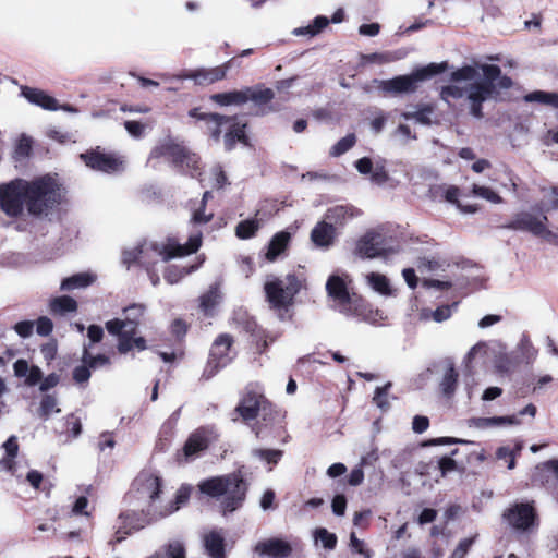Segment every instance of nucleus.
I'll return each instance as SVG.
<instances>
[{
  "instance_id": "obj_1",
  "label": "nucleus",
  "mask_w": 558,
  "mask_h": 558,
  "mask_svg": "<svg viewBox=\"0 0 558 558\" xmlns=\"http://www.w3.org/2000/svg\"><path fill=\"white\" fill-rule=\"evenodd\" d=\"M511 85L512 81L501 74L498 65L474 62L451 72L450 84L441 87L440 98L448 104L452 99H464L470 114L481 119L483 104L497 100L500 90Z\"/></svg>"
},
{
  "instance_id": "obj_2",
  "label": "nucleus",
  "mask_w": 558,
  "mask_h": 558,
  "mask_svg": "<svg viewBox=\"0 0 558 558\" xmlns=\"http://www.w3.org/2000/svg\"><path fill=\"white\" fill-rule=\"evenodd\" d=\"M63 189L58 179L43 175L33 181L14 180L0 186V205L9 216H17L25 205L28 213L35 216L47 215L60 204Z\"/></svg>"
},
{
  "instance_id": "obj_3",
  "label": "nucleus",
  "mask_w": 558,
  "mask_h": 558,
  "mask_svg": "<svg viewBox=\"0 0 558 558\" xmlns=\"http://www.w3.org/2000/svg\"><path fill=\"white\" fill-rule=\"evenodd\" d=\"M202 243L201 233H195L190 236L185 245L178 243L173 239L167 242H144L140 244L141 265L149 267L155 265L158 260L167 262L173 257H181L195 253Z\"/></svg>"
},
{
  "instance_id": "obj_4",
  "label": "nucleus",
  "mask_w": 558,
  "mask_h": 558,
  "mask_svg": "<svg viewBox=\"0 0 558 558\" xmlns=\"http://www.w3.org/2000/svg\"><path fill=\"white\" fill-rule=\"evenodd\" d=\"M350 282L348 275H331L326 282L327 294L340 313L366 320L367 308L365 302L356 293L350 292Z\"/></svg>"
},
{
  "instance_id": "obj_5",
  "label": "nucleus",
  "mask_w": 558,
  "mask_h": 558,
  "mask_svg": "<svg viewBox=\"0 0 558 558\" xmlns=\"http://www.w3.org/2000/svg\"><path fill=\"white\" fill-rule=\"evenodd\" d=\"M199 489L208 496L222 497L223 510L232 512L242 505L246 487L239 475L232 474L206 480L199 484Z\"/></svg>"
},
{
  "instance_id": "obj_6",
  "label": "nucleus",
  "mask_w": 558,
  "mask_h": 558,
  "mask_svg": "<svg viewBox=\"0 0 558 558\" xmlns=\"http://www.w3.org/2000/svg\"><path fill=\"white\" fill-rule=\"evenodd\" d=\"M192 118L199 120H207L208 130L211 136L218 141L222 130H226L225 146L230 150L234 147L236 142L246 144V136L244 129L246 123L240 121L236 117H223L217 113L204 114L198 113L197 109H192L189 113Z\"/></svg>"
},
{
  "instance_id": "obj_7",
  "label": "nucleus",
  "mask_w": 558,
  "mask_h": 558,
  "mask_svg": "<svg viewBox=\"0 0 558 558\" xmlns=\"http://www.w3.org/2000/svg\"><path fill=\"white\" fill-rule=\"evenodd\" d=\"M448 69L447 62L429 63L414 70L409 75H400L390 80L377 81V87L389 94H407L417 89L421 82H424Z\"/></svg>"
},
{
  "instance_id": "obj_8",
  "label": "nucleus",
  "mask_w": 558,
  "mask_h": 558,
  "mask_svg": "<svg viewBox=\"0 0 558 558\" xmlns=\"http://www.w3.org/2000/svg\"><path fill=\"white\" fill-rule=\"evenodd\" d=\"M264 290L270 307L277 311L282 318V313L287 312L300 290V281L293 275L281 278L268 276Z\"/></svg>"
},
{
  "instance_id": "obj_9",
  "label": "nucleus",
  "mask_w": 558,
  "mask_h": 558,
  "mask_svg": "<svg viewBox=\"0 0 558 558\" xmlns=\"http://www.w3.org/2000/svg\"><path fill=\"white\" fill-rule=\"evenodd\" d=\"M144 311L143 305L133 304L124 308L122 319L117 318L106 323L108 332L119 338L118 350L120 353L125 354L132 350L131 335H134Z\"/></svg>"
},
{
  "instance_id": "obj_10",
  "label": "nucleus",
  "mask_w": 558,
  "mask_h": 558,
  "mask_svg": "<svg viewBox=\"0 0 558 558\" xmlns=\"http://www.w3.org/2000/svg\"><path fill=\"white\" fill-rule=\"evenodd\" d=\"M506 524L518 535H531L538 529V515L533 502H515L502 514Z\"/></svg>"
},
{
  "instance_id": "obj_11",
  "label": "nucleus",
  "mask_w": 558,
  "mask_h": 558,
  "mask_svg": "<svg viewBox=\"0 0 558 558\" xmlns=\"http://www.w3.org/2000/svg\"><path fill=\"white\" fill-rule=\"evenodd\" d=\"M136 498L148 506V512L155 517L156 507H162L160 496L162 493L161 478L150 472H142L134 481Z\"/></svg>"
},
{
  "instance_id": "obj_12",
  "label": "nucleus",
  "mask_w": 558,
  "mask_h": 558,
  "mask_svg": "<svg viewBox=\"0 0 558 558\" xmlns=\"http://www.w3.org/2000/svg\"><path fill=\"white\" fill-rule=\"evenodd\" d=\"M81 158L86 166L105 173L121 172L125 168V160L122 156L116 154L94 150L92 153L82 154Z\"/></svg>"
},
{
  "instance_id": "obj_13",
  "label": "nucleus",
  "mask_w": 558,
  "mask_h": 558,
  "mask_svg": "<svg viewBox=\"0 0 558 558\" xmlns=\"http://www.w3.org/2000/svg\"><path fill=\"white\" fill-rule=\"evenodd\" d=\"M546 221V216H538L529 211H522L512 218L507 228L529 231L535 235H539L546 239L548 232V229L545 225Z\"/></svg>"
},
{
  "instance_id": "obj_14",
  "label": "nucleus",
  "mask_w": 558,
  "mask_h": 558,
  "mask_svg": "<svg viewBox=\"0 0 558 558\" xmlns=\"http://www.w3.org/2000/svg\"><path fill=\"white\" fill-rule=\"evenodd\" d=\"M232 337L227 333L217 337L210 350L208 362L209 366L218 369L228 365L235 355V352L232 349Z\"/></svg>"
},
{
  "instance_id": "obj_15",
  "label": "nucleus",
  "mask_w": 558,
  "mask_h": 558,
  "mask_svg": "<svg viewBox=\"0 0 558 558\" xmlns=\"http://www.w3.org/2000/svg\"><path fill=\"white\" fill-rule=\"evenodd\" d=\"M217 434L213 428H199L187 438L182 457L185 461L194 459L198 452L205 450L208 445L216 440Z\"/></svg>"
},
{
  "instance_id": "obj_16",
  "label": "nucleus",
  "mask_w": 558,
  "mask_h": 558,
  "mask_svg": "<svg viewBox=\"0 0 558 558\" xmlns=\"http://www.w3.org/2000/svg\"><path fill=\"white\" fill-rule=\"evenodd\" d=\"M160 157L177 163H185L187 167H194L197 163V158L194 154H190L184 148L171 143H163L151 150L150 159Z\"/></svg>"
},
{
  "instance_id": "obj_17",
  "label": "nucleus",
  "mask_w": 558,
  "mask_h": 558,
  "mask_svg": "<svg viewBox=\"0 0 558 558\" xmlns=\"http://www.w3.org/2000/svg\"><path fill=\"white\" fill-rule=\"evenodd\" d=\"M386 253L384 239L380 234L368 232L363 235L355 246L354 254L361 258H375Z\"/></svg>"
},
{
  "instance_id": "obj_18",
  "label": "nucleus",
  "mask_w": 558,
  "mask_h": 558,
  "mask_svg": "<svg viewBox=\"0 0 558 558\" xmlns=\"http://www.w3.org/2000/svg\"><path fill=\"white\" fill-rule=\"evenodd\" d=\"M254 551L259 557H267V558H286L288 557L291 551V545L281 538H268L264 541H259L255 547Z\"/></svg>"
},
{
  "instance_id": "obj_19",
  "label": "nucleus",
  "mask_w": 558,
  "mask_h": 558,
  "mask_svg": "<svg viewBox=\"0 0 558 558\" xmlns=\"http://www.w3.org/2000/svg\"><path fill=\"white\" fill-rule=\"evenodd\" d=\"M229 68V63H225L222 65L210 69H198L195 71H190L184 75L178 76L177 78H190L198 85H209L225 78Z\"/></svg>"
},
{
  "instance_id": "obj_20",
  "label": "nucleus",
  "mask_w": 558,
  "mask_h": 558,
  "mask_svg": "<svg viewBox=\"0 0 558 558\" xmlns=\"http://www.w3.org/2000/svg\"><path fill=\"white\" fill-rule=\"evenodd\" d=\"M494 355L493 366L496 373L509 375L515 371L520 364V360L514 352H507L502 345H498L492 350Z\"/></svg>"
},
{
  "instance_id": "obj_21",
  "label": "nucleus",
  "mask_w": 558,
  "mask_h": 558,
  "mask_svg": "<svg viewBox=\"0 0 558 558\" xmlns=\"http://www.w3.org/2000/svg\"><path fill=\"white\" fill-rule=\"evenodd\" d=\"M521 422L517 415L494 416V417H472L468 421V426L475 429H492L505 427L508 425H519Z\"/></svg>"
},
{
  "instance_id": "obj_22",
  "label": "nucleus",
  "mask_w": 558,
  "mask_h": 558,
  "mask_svg": "<svg viewBox=\"0 0 558 558\" xmlns=\"http://www.w3.org/2000/svg\"><path fill=\"white\" fill-rule=\"evenodd\" d=\"M264 403L265 399L262 395L248 392L242 398L235 411L243 420H253L257 416L259 410L264 407Z\"/></svg>"
},
{
  "instance_id": "obj_23",
  "label": "nucleus",
  "mask_w": 558,
  "mask_h": 558,
  "mask_svg": "<svg viewBox=\"0 0 558 558\" xmlns=\"http://www.w3.org/2000/svg\"><path fill=\"white\" fill-rule=\"evenodd\" d=\"M337 236L335 226L327 222L326 220L319 221L311 232V240L313 243L322 248L330 247Z\"/></svg>"
},
{
  "instance_id": "obj_24",
  "label": "nucleus",
  "mask_w": 558,
  "mask_h": 558,
  "mask_svg": "<svg viewBox=\"0 0 558 558\" xmlns=\"http://www.w3.org/2000/svg\"><path fill=\"white\" fill-rule=\"evenodd\" d=\"M191 490L190 486H181L173 501L162 505V507H156L155 518H165L178 511L189 500Z\"/></svg>"
},
{
  "instance_id": "obj_25",
  "label": "nucleus",
  "mask_w": 558,
  "mask_h": 558,
  "mask_svg": "<svg viewBox=\"0 0 558 558\" xmlns=\"http://www.w3.org/2000/svg\"><path fill=\"white\" fill-rule=\"evenodd\" d=\"M97 279V276L93 272H78L68 278H64L60 284V289L63 291H72L76 289H84L92 286Z\"/></svg>"
},
{
  "instance_id": "obj_26",
  "label": "nucleus",
  "mask_w": 558,
  "mask_h": 558,
  "mask_svg": "<svg viewBox=\"0 0 558 558\" xmlns=\"http://www.w3.org/2000/svg\"><path fill=\"white\" fill-rule=\"evenodd\" d=\"M356 215L354 208L345 205H336L328 208L325 215V220L332 226H344Z\"/></svg>"
},
{
  "instance_id": "obj_27",
  "label": "nucleus",
  "mask_w": 558,
  "mask_h": 558,
  "mask_svg": "<svg viewBox=\"0 0 558 558\" xmlns=\"http://www.w3.org/2000/svg\"><path fill=\"white\" fill-rule=\"evenodd\" d=\"M22 95L32 104L40 106L47 110H57V100L49 95L45 94L43 90L23 87Z\"/></svg>"
},
{
  "instance_id": "obj_28",
  "label": "nucleus",
  "mask_w": 558,
  "mask_h": 558,
  "mask_svg": "<svg viewBox=\"0 0 558 558\" xmlns=\"http://www.w3.org/2000/svg\"><path fill=\"white\" fill-rule=\"evenodd\" d=\"M204 546L211 558H225V539L221 533L211 531L204 535Z\"/></svg>"
},
{
  "instance_id": "obj_29",
  "label": "nucleus",
  "mask_w": 558,
  "mask_h": 558,
  "mask_svg": "<svg viewBox=\"0 0 558 558\" xmlns=\"http://www.w3.org/2000/svg\"><path fill=\"white\" fill-rule=\"evenodd\" d=\"M458 373L451 361L445 362L442 365V376L440 380V389L447 397H451L457 388Z\"/></svg>"
},
{
  "instance_id": "obj_30",
  "label": "nucleus",
  "mask_w": 558,
  "mask_h": 558,
  "mask_svg": "<svg viewBox=\"0 0 558 558\" xmlns=\"http://www.w3.org/2000/svg\"><path fill=\"white\" fill-rule=\"evenodd\" d=\"M2 449L4 450V456L0 460V465L2 469L14 473V459L16 458L19 452V444L16 436L9 437L8 440L3 442Z\"/></svg>"
},
{
  "instance_id": "obj_31",
  "label": "nucleus",
  "mask_w": 558,
  "mask_h": 558,
  "mask_svg": "<svg viewBox=\"0 0 558 558\" xmlns=\"http://www.w3.org/2000/svg\"><path fill=\"white\" fill-rule=\"evenodd\" d=\"M210 98L219 106H239L247 102L246 88L214 94Z\"/></svg>"
},
{
  "instance_id": "obj_32",
  "label": "nucleus",
  "mask_w": 558,
  "mask_h": 558,
  "mask_svg": "<svg viewBox=\"0 0 558 558\" xmlns=\"http://www.w3.org/2000/svg\"><path fill=\"white\" fill-rule=\"evenodd\" d=\"M290 233L286 231L276 233L268 245L266 258L269 262H274L286 250L290 242Z\"/></svg>"
},
{
  "instance_id": "obj_33",
  "label": "nucleus",
  "mask_w": 558,
  "mask_h": 558,
  "mask_svg": "<svg viewBox=\"0 0 558 558\" xmlns=\"http://www.w3.org/2000/svg\"><path fill=\"white\" fill-rule=\"evenodd\" d=\"M49 310L57 315L74 313L77 310V302L69 295L56 296L49 301Z\"/></svg>"
},
{
  "instance_id": "obj_34",
  "label": "nucleus",
  "mask_w": 558,
  "mask_h": 558,
  "mask_svg": "<svg viewBox=\"0 0 558 558\" xmlns=\"http://www.w3.org/2000/svg\"><path fill=\"white\" fill-rule=\"evenodd\" d=\"M222 299L221 292L217 286L210 289L201 296V310L206 315H213L216 307L220 304Z\"/></svg>"
},
{
  "instance_id": "obj_35",
  "label": "nucleus",
  "mask_w": 558,
  "mask_h": 558,
  "mask_svg": "<svg viewBox=\"0 0 558 558\" xmlns=\"http://www.w3.org/2000/svg\"><path fill=\"white\" fill-rule=\"evenodd\" d=\"M493 181L498 182L500 186L510 193L517 192V181L515 177L507 167H501L496 169L493 173Z\"/></svg>"
},
{
  "instance_id": "obj_36",
  "label": "nucleus",
  "mask_w": 558,
  "mask_h": 558,
  "mask_svg": "<svg viewBox=\"0 0 558 558\" xmlns=\"http://www.w3.org/2000/svg\"><path fill=\"white\" fill-rule=\"evenodd\" d=\"M493 349L494 348H490L489 344L485 341H480L474 344L463 359V363L465 364L466 368H471L473 363L486 357L489 353H492Z\"/></svg>"
},
{
  "instance_id": "obj_37",
  "label": "nucleus",
  "mask_w": 558,
  "mask_h": 558,
  "mask_svg": "<svg viewBox=\"0 0 558 558\" xmlns=\"http://www.w3.org/2000/svg\"><path fill=\"white\" fill-rule=\"evenodd\" d=\"M329 24V20L326 16H317L314 19L312 24L294 28L292 34L295 36H310L314 37L318 35Z\"/></svg>"
},
{
  "instance_id": "obj_38",
  "label": "nucleus",
  "mask_w": 558,
  "mask_h": 558,
  "mask_svg": "<svg viewBox=\"0 0 558 558\" xmlns=\"http://www.w3.org/2000/svg\"><path fill=\"white\" fill-rule=\"evenodd\" d=\"M366 281L375 292L386 296L392 294V289L386 276L378 272H371L366 275Z\"/></svg>"
},
{
  "instance_id": "obj_39",
  "label": "nucleus",
  "mask_w": 558,
  "mask_h": 558,
  "mask_svg": "<svg viewBox=\"0 0 558 558\" xmlns=\"http://www.w3.org/2000/svg\"><path fill=\"white\" fill-rule=\"evenodd\" d=\"M433 112L434 110L430 106H425L413 111H404L401 113V117L404 120H414L420 124L428 125L432 122Z\"/></svg>"
},
{
  "instance_id": "obj_40",
  "label": "nucleus",
  "mask_w": 558,
  "mask_h": 558,
  "mask_svg": "<svg viewBox=\"0 0 558 558\" xmlns=\"http://www.w3.org/2000/svg\"><path fill=\"white\" fill-rule=\"evenodd\" d=\"M518 355L520 363H531L536 359L537 350L527 338H523L513 351Z\"/></svg>"
},
{
  "instance_id": "obj_41",
  "label": "nucleus",
  "mask_w": 558,
  "mask_h": 558,
  "mask_svg": "<svg viewBox=\"0 0 558 558\" xmlns=\"http://www.w3.org/2000/svg\"><path fill=\"white\" fill-rule=\"evenodd\" d=\"M247 101L252 100L257 106H263L274 98V92L270 88H246Z\"/></svg>"
},
{
  "instance_id": "obj_42",
  "label": "nucleus",
  "mask_w": 558,
  "mask_h": 558,
  "mask_svg": "<svg viewBox=\"0 0 558 558\" xmlns=\"http://www.w3.org/2000/svg\"><path fill=\"white\" fill-rule=\"evenodd\" d=\"M147 558H185V548L180 541L170 542L165 553H156Z\"/></svg>"
},
{
  "instance_id": "obj_43",
  "label": "nucleus",
  "mask_w": 558,
  "mask_h": 558,
  "mask_svg": "<svg viewBox=\"0 0 558 558\" xmlns=\"http://www.w3.org/2000/svg\"><path fill=\"white\" fill-rule=\"evenodd\" d=\"M525 101L527 102H542L546 105H550L553 107H558V94L557 93H547V92H533L524 96Z\"/></svg>"
},
{
  "instance_id": "obj_44",
  "label": "nucleus",
  "mask_w": 558,
  "mask_h": 558,
  "mask_svg": "<svg viewBox=\"0 0 558 558\" xmlns=\"http://www.w3.org/2000/svg\"><path fill=\"white\" fill-rule=\"evenodd\" d=\"M472 193L476 197H481L492 204H501L502 198L499 196L497 192H495L492 187L474 184L472 187Z\"/></svg>"
},
{
  "instance_id": "obj_45",
  "label": "nucleus",
  "mask_w": 558,
  "mask_h": 558,
  "mask_svg": "<svg viewBox=\"0 0 558 558\" xmlns=\"http://www.w3.org/2000/svg\"><path fill=\"white\" fill-rule=\"evenodd\" d=\"M259 223L256 220H244L236 226V236L240 239H250L258 230Z\"/></svg>"
},
{
  "instance_id": "obj_46",
  "label": "nucleus",
  "mask_w": 558,
  "mask_h": 558,
  "mask_svg": "<svg viewBox=\"0 0 558 558\" xmlns=\"http://www.w3.org/2000/svg\"><path fill=\"white\" fill-rule=\"evenodd\" d=\"M355 135L349 134L338 141L330 149V155L333 157H338L344 153H347L354 144H355Z\"/></svg>"
},
{
  "instance_id": "obj_47",
  "label": "nucleus",
  "mask_w": 558,
  "mask_h": 558,
  "mask_svg": "<svg viewBox=\"0 0 558 558\" xmlns=\"http://www.w3.org/2000/svg\"><path fill=\"white\" fill-rule=\"evenodd\" d=\"M59 412L57 399L51 395H46L40 402V415L44 418H48L50 415Z\"/></svg>"
},
{
  "instance_id": "obj_48",
  "label": "nucleus",
  "mask_w": 558,
  "mask_h": 558,
  "mask_svg": "<svg viewBox=\"0 0 558 558\" xmlns=\"http://www.w3.org/2000/svg\"><path fill=\"white\" fill-rule=\"evenodd\" d=\"M314 537L316 542H322L326 549H333L336 547L337 536L324 527L317 529L314 533Z\"/></svg>"
},
{
  "instance_id": "obj_49",
  "label": "nucleus",
  "mask_w": 558,
  "mask_h": 558,
  "mask_svg": "<svg viewBox=\"0 0 558 558\" xmlns=\"http://www.w3.org/2000/svg\"><path fill=\"white\" fill-rule=\"evenodd\" d=\"M253 454L269 463V464H277L282 456V451L280 450H272V449H255L253 451Z\"/></svg>"
},
{
  "instance_id": "obj_50",
  "label": "nucleus",
  "mask_w": 558,
  "mask_h": 558,
  "mask_svg": "<svg viewBox=\"0 0 558 558\" xmlns=\"http://www.w3.org/2000/svg\"><path fill=\"white\" fill-rule=\"evenodd\" d=\"M391 384L388 383L384 387H378L375 390V396L373 398L375 404L380 408L381 410H387L389 408L388 402V389L390 388Z\"/></svg>"
},
{
  "instance_id": "obj_51",
  "label": "nucleus",
  "mask_w": 558,
  "mask_h": 558,
  "mask_svg": "<svg viewBox=\"0 0 558 558\" xmlns=\"http://www.w3.org/2000/svg\"><path fill=\"white\" fill-rule=\"evenodd\" d=\"M84 364L88 365L90 368H98L101 366H106L109 364V359L105 355L90 356L87 349H84L83 354Z\"/></svg>"
},
{
  "instance_id": "obj_52",
  "label": "nucleus",
  "mask_w": 558,
  "mask_h": 558,
  "mask_svg": "<svg viewBox=\"0 0 558 558\" xmlns=\"http://www.w3.org/2000/svg\"><path fill=\"white\" fill-rule=\"evenodd\" d=\"M350 546L364 558H372V551L365 547L364 542L359 539L354 533L350 536Z\"/></svg>"
},
{
  "instance_id": "obj_53",
  "label": "nucleus",
  "mask_w": 558,
  "mask_h": 558,
  "mask_svg": "<svg viewBox=\"0 0 558 558\" xmlns=\"http://www.w3.org/2000/svg\"><path fill=\"white\" fill-rule=\"evenodd\" d=\"M138 251H140L138 245L134 246L132 248L125 250L122 255L123 264L126 265L128 267H130L133 263L141 264V253Z\"/></svg>"
},
{
  "instance_id": "obj_54",
  "label": "nucleus",
  "mask_w": 558,
  "mask_h": 558,
  "mask_svg": "<svg viewBox=\"0 0 558 558\" xmlns=\"http://www.w3.org/2000/svg\"><path fill=\"white\" fill-rule=\"evenodd\" d=\"M53 328V324L50 318L41 316L36 322V331L40 336H48Z\"/></svg>"
},
{
  "instance_id": "obj_55",
  "label": "nucleus",
  "mask_w": 558,
  "mask_h": 558,
  "mask_svg": "<svg viewBox=\"0 0 558 558\" xmlns=\"http://www.w3.org/2000/svg\"><path fill=\"white\" fill-rule=\"evenodd\" d=\"M32 148V140L28 136L22 135L16 143V155L24 157L27 156Z\"/></svg>"
},
{
  "instance_id": "obj_56",
  "label": "nucleus",
  "mask_w": 558,
  "mask_h": 558,
  "mask_svg": "<svg viewBox=\"0 0 558 558\" xmlns=\"http://www.w3.org/2000/svg\"><path fill=\"white\" fill-rule=\"evenodd\" d=\"M43 372L38 366L32 365L27 375L25 376V384L27 386H35L40 384Z\"/></svg>"
},
{
  "instance_id": "obj_57",
  "label": "nucleus",
  "mask_w": 558,
  "mask_h": 558,
  "mask_svg": "<svg viewBox=\"0 0 558 558\" xmlns=\"http://www.w3.org/2000/svg\"><path fill=\"white\" fill-rule=\"evenodd\" d=\"M34 323L31 320H22L14 325L15 332L22 338H27L33 333Z\"/></svg>"
},
{
  "instance_id": "obj_58",
  "label": "nucleus",
  "mask_w": 558,
  "mask_h": 558,
  "mask_svg": "<svg viewBox=\"0 0 558 558\" xmlns=\"http://www.w3.org/2000/svg\"><path fill=\"white\" fill-rule=\"evenodd\" d=\"M473 544V538H463L453 550L451 558H463Z\"/></svg>"
},
{
  "instance_id": "obj_59",
  "label": "nucleus",
  "mask_w": 558,
  "mask_h": 558,
  "mask_svg": "<svg viewBox=\"0 0 558 558\" xmlns=\"http://www.w3.org/2000/svg\"><path fill=\"white\" fill-rule=\"evenodd\" d=\"M388 180V173L383 166H376L371 173V181L377 185H383Z\"/></svg>"
},
{
  "instance_id": "obj_60",
  "label": "nucleus",
  "mask_w": 558,
  "mask_h": 558,
  "mask_svg": "<svg viewBox=\"0 0 558 558\" xmlns=\"http://www.w3.org/2000/svg\"><path fill=\"white\" fill-rule=\"evenodd\" d=\"M191 270H184V269H179L177 267H170L167 269L166 274H165V279L173 284V283H177L184 275L189 274Z\"/></svg>"
},
{
  "instance_id": "obj_61",
  "label": "nucleus",
  "mask_w": 558,
  "mask_h": 558,
  "mask_svg": "<svg viewBox=\"0 0 558 558\" xmlns=\"http://www.w3.org/2000/svg\"><path fill=\"white\" fill-rule=\"evenodd\" d=\"M456 305L457 304H453L452 306L444 305V306H440V307L436 308L433 312L434 320L437 322V323H441V322L447 320L451 316V314H452V307L456 306Z\"/></svg>"
},
{
  "instance_id": "obj_62",
  "label": "nucleus",
  "mask_w": 558,
  "mask_h": 558,
  "mask_svg": "<svg viewBox=\"0 0 558 558\" xmlns=\"http://www.w3.org/2000/svg\"><path fill=\"white\" fill-rule=\"evenodd\" d=\"M88 365L84 364L81 366H77L73 372V378L77 384L86 383L90 377Z\"/></svg>"
},
{
  "instance_id": "obj_63",
  "label": "nucleus",
  "mask_w": 558,
  "mask_h": 558,
  "mask_svg": "<svg viewBox=\"0 0 558 558\" xmlns=\"http://www.w3.org/2000/svg\"><path fill=\"white\" fill-rule=\"evenodd\" d=\"M124 126L128 133L133 137H141L145 130V125L136 121H126Z\"/></svg>"
},
{
  "instance_id": "obj_64",
  "label": "nucleus",
  "mask_w": 558,
  "mask_h": 558,
  "mask_svg": "<svg viewBox=\"0 0 558 558\" xmlns=\"http://www.w3.org/2000/svg\"><path fill=\"white\" fill-rule=\"evenodd\" d=\"M429 426V420L426 416L416 415L413 418L412 422V428L415 433L422 434L424 433Z\"/></svg>"
}]
</instances>
